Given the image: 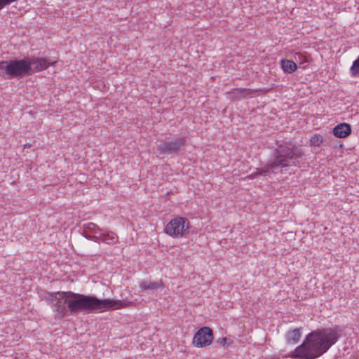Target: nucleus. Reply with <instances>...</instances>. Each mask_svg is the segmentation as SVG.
Returning a JSON list of instances; mask_svg holds the SVG:
<instances>
[{"mask_svg":"<svg viewBox=\"0 0 359 359\" xmlns=\"http://www.w3.org/2000/svg\"><path fill=\"white\" fill-rule=\"evenodd\" d=\"M52 307L55 316L62 318L69 314H77L80 312H93L94 311H104L111 309H118L126 306L121 300L110 299H100L95 296H88L74 293L72 291L57 292L51 294Z\"/></svg>","mask_w":359,"mask_h":359,"instance_id":"1","label":"nucleus"},{"mask_svg":"<svg viewBox=\"0 0 359 359\" xmlns=\"http://www.w3.org/2000/svg\"><path fill=\"white\" fill-rule=\"evenodd\" d=\"M340 337L337 327L317 329L308 334L292 354L293 358L316 359L326 353Z\"/></svg>","mask_w":359,"mask_h":359,"instance_id":"2","label":"nucleus"},{"mask_svg":"<svg viewBox=\"0 0 359 359\" xmlns=\"http://www.w3.org/2000/svg\"><path fill=\"white\" fill-rule=\"evenodd\" d=\"M304 160V155L300 149L281 144L276 149L274 158L271 163L257 168V171L248 177L253 178V175L266 176L271 172L278 173L289 166H299Z\"/></svg>","mask_w":359,"mask_h":359,"instance_id":"3","label":"nucleus"},{"mask_svg":"<svg viewBox=\"0 0 359 359\" xmlns=\"http://www.w3.org/2000/svg\"><path fill=\"white\" fill-rule=\"evenodd\" d=\"M189 221L184 217H177L171 219L165 226V233L172 238L182 237L189 233Z\"/></svg>","mask_w":359,"mask_h":359,"instance_id":"4","label":"nucleus"},{"mask_svg":"<svg viewBox=\"0 0 359 359\" xmlns=\"http://www.w3.org/2000/svg\"><path fill=\"white\" fill-rule=\"evenodd\" d=\"M10 79L20 77L30 73V64L27 60L8 61Z\"/></svg>","mask_w":359,"mask_h":359,"instance_id":"5","label":"nucleus"},{"mask_svg":"<svg viewBox=\"0 0 359 359\" xmlns=\"http://www.w3.org/2000/svg\"><path fill=\"white\" fill-rule=\"evenodd\" d=\"M186 144L185 137H180L172 141H163L158 145V150L161 154H177L184 149Z\"/></svg>","mask_w":359,"mask_h":359,"instance_id":"6","label":"nucleus"},{"mask_svg":"<svg viewBox=\"0 0 359 359\" xmlns=\"http://www.w3.org/2000/svg\"><path fill=\"white\" fill-rule=\"evenodd\" d=\"M213 340L212 330L208 327L199 329L194 336L193 344L197 347L210 345Z\"/></svg>","mask_w":359,"mask_h":359,"instance_id":"7","label":"nucleus"},{"mask_svg":"<svg viewBox=\"0 0 359 359\" xmlns=\"http://www.w3.org/2000/svg\"><path fill=\"white\" fill-rule=\"evenodd\" d=\"M27 60L30 64V72L33 70L35 72L46 69L57 62L56 60L50 62L44 57H34Z\"/></svg>","mask_w":359,"mask_h":359,"instance_id":"8","label":"nucleus"},{"mask_svg":"<svg viewBox=\"0 0 359 359\" xmlns=\"http://www.w3.org/2000/svg\"><path fill=\"white\" fill-rule=\"evenodd\" d=\"M229 94L234 98H249L255 97L257 91L247 88H235L229 92Z\"/></svg>","mask_w":359,"mask_h":359,"instance_id":"9","label":"nucleus"},{"mask_svg":"<svg viewBox=\"0 0 359 359\" xmlns=\"http://www.w3.org/2000/svg\"><path fill=\"white\" fill-rule=\"evenodd\" d=\"M351 133V128L348 123H339L333 128V134L339 138H344L348 136Z\"/></svg>","mask_w":359,"mask_h":359,"instance_id":"10","label":"nucleus"},{"mask_svg":"<svg viewBox=\"0 0 359 359\" xmlns=\"http://www.w3.org/2000/svg\"><path fill=\"white\" fill-rule=\"evenodd\" d=\"M301 329L295 328L291 330H289L285 335L286 341L288 344H297L301 337Z\"/></svg>","mask_w":359,"mask_h":359,"instance_id":"11","label":"nucleus"},{"mask_svg":"<svg viewBox=\"0 0 359 359\" xmlns=\"http://www.w3.org/2000/svg\"><path fill=\"white\" fill-rule=\"evenodd\" d=\"M280 65L283 72L287 74L293 73L297 69V63L290 60H281Z\"/></svg>","mask_w":359,"mask_h":359,"instance_id":"12","label":"nucleus"},{"mask_svg":"<svg viewBox=\"0 0 359 359\" xmlns=\"http://www.w3.org/2000/svg\"><path fill=\"white\" fill-rule=\"evenodd\" d=\"M163 285L161 280L156 281V282H151V281H142L140 284V287L142 290V291L144 290H155L160 287H161Z\"/></svg>","mask_w":359,"mask_h":359,"instance_id":"13","label":"nucleus"},{"mask_svg":"<svg viewBox=\"0 0 359 359\" xmlns=\"http://www.w3.org/2000/svg\"><path fill=\"white\" fill-rule=\"evenodd\" d=\"M294 58L300 65H307L311 62V55L306 52L296 53Z\"/></svg>","mask_w":359,"mask_h":359,"instance_id":"14","label":"nucleus"},{"mask_svg":"<svg viewBox=\"0 0 359 359\" xmlns=\"http://www.w3.org/2000/svg\"><path fill=\"white\" fill-rule=\"evenodd\" d=\"M118 240L117 236L111 231H104L102 233V241L109 245L114 244Z\"/></svg>","mask_w":359,"mask_h":359,"instance_id":"15","label":"nucleus"},{"mask_svg":"<svg viewBox=\"0 0 359 359\" xmlns=\"http://www.w3.org/2000/svg\"><path fill=\"white\" fill-rule=\"evenodd\" d=\"M0 78L10 79L8 61L0 62Z\"/></svg>","mask_w":359,"mask_h":359,"instance_id":"16","label":"nucleus"},{"mask_svg":"<svg viewBox=\"0 0 359 359\" xmlns=\"http://www.w3.org/2000/svg\"><path fill=\"white\" fill-rule=\"evenodd\" d=\"M83 231L88 232L97 233L99 231H102V229L99 228V226L93 222H88L83 225Z\"/></svg>","mask_w":359,"mask_h":359,"instance_id":"17","label":"nucleus"},{"mask_svg":"<svg viewBox=\"0 0 359 359\" xmlns=\"http://www.w3.org/2000/svg\"><path fill=\"white\" fill-rule=\"evenodd\" d=\"M323 135L319 134L313 135L310 139V145L313 147H320L323 142Z\"/></svg>","mask_w":359,"mask_h":359,"instance_id":"18","label":"nucleus"},{"mask_svg":"<svg viewBox=\"0 0 359 359\" xmlns=\"http://www.w3.org/2000/svg\"><path fill=\"white\" fill-rule=\"evenodd\" d=\"M350 73L351 76L359 78V57L353 61L351 67H350Z\"/></svg>","mask_w":359,"mask_h":359,"instance_id":"19","label":"nucleus"},{"mask_svg":"<svg viewBox=\"0 0 359 359\" xmlns=\"http://www.w3.org/2000/svg\"><path fill=\"white\" fill-rule=\"evenodd\" d=\"M102 233L100 236H93V241L95 243H100L102 241Z\"/></svg>","mask_w":359,"mask_h":359,"instance_id":"20","label":"nucleus"},{"mask_svg":"<svg viewBox=\"0 0 359 359\" xmlns=\"http://www.w3.org/2000/svg\"><path fill=\"white\" fill-rule=\"evenodd\" d=\"M82 235L88 240L93 241V236L89 235L86 231H83Z\"/></svg>","mask_w":359,"mask_h":359,"instance_id":"21","label":"nucleus"},{"mask_svg":"<svg viewBox=\"0 0 359 359\" xmlns=\"http://www.w3.org/2000/svg\"><path fill=\"white\" fill-rule=\"evenodd\" d=\"M226 338H222V343H224H224L226 342Z\"/></svg>","mask_w":359,"mask_h":359,"instance_id":"22","label":"nucleus"},{"mask_svg":"<svg viewBox=\"0 0 359 359\" xmlns=\"http://www.w3.org/2000/svg\"><path fill=\"white\" fill-rule=\"evenodd\" d=\"M25 147H31V144H26Z\"/></svg>","mask_w":359,"mask_h":359,"instance_id":"23","label":"nucleus"}]
</instances>
